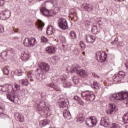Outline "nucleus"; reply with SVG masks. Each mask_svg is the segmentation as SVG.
I'll return each instance as SVG.
<instances>
[{
  "label": "nucleus",
  "instance_id": "1",
  "mask_svg": "<svg viewBox=\"0 0 128 128\" xmlns=\"http://www.w3.org/2000/svg\"><path fill=\"white\" fill-rule=\"evenodd\" d=\"M36 110L40 116H50L52 114V111L48 106H46L45 102H40L36 104Z\"/></svg>",
  "mask_w": 128,
  "mask_h": 128
},
{
  "label": "nucleus",
  "instance_id": "2",
  "mask_svg": "<svg viewBox=\"0 0 128 128\" xmlns=\"http://www.w3.org/2000/svg\"><path fill=\"white\" fill-rule=\"evenodd\" d=\"M70 72L72 74L76 72L79 76L82 78H86L88 76V72L84 69H80V67L78 65L73 66L72 68H70Z\"/></svg>",
  "mask_w": 128,
  "mask_h": 128
},
{
  "label": "nucleus",
  "instance_id": "3",
  "mask_svg": "<svg viewBox=\"0 0 128 128\" xmlns=\"http://www.w3.org/2000/svg\"><path fill=\"white\" fill-rule=\"evenodd\" d=\"M81 96L86 102H92L96 99V95L94 94V92L90 90L82 91Z\"/></svg>",
  "mask_w": 128,
  "mask_h": 128
},
{
  "label": "nucleus",
  "instance_id": "4",
  "mask_svg": "<svg viewBox=\"0 0 128 128\" xmlns=\"http://www.w3.org/2000/svg\"><path fill=\"white\" fill-rule=\"evenodd\" d=\"M111 98H114V100H128V91H121L117 94H112Z\"/></svg>",
  "mask_w": 128,
  "mask_h": 128
},
{
  "label": "nucleus",
  "instance_id": "5",
  "mask_svg": "<svg viewBox=\"0 0 128 128\" xmlns=\"http://www.w3.org/2000/svg\"><path fill=\"white\" fill-rule=\"evenodd\" d=\"M108 54L104 51H98L96 54V58L98 62H104L106 60Z\"/></svg>",
  "mask_w": 128,
  "mask_h": 128
},
{
  "label": "nucleus",
  "instance_id": "6",
  "mask_svg": "<svg viewBox=\"0 0 128 128\" xmlns=\"http://www.w3.org/2000/svg\"><path fill=\"white\" fill-rule=\"evenodd\" d=\"M36 44H38L36 40L34 38H24V46L28 48H34V46H36Z\"/></svg>",
  "mask_w": 128,
  "mask_h": 128
},
{
  "label": "nucleus",
  "instance_id": "7",
  "mask_svg": "<svg viewBox=\"0 0 128 128\" xmlns=\"http://www.w3.org/2000/svg\"><path fill=\"white\" fill-rule=\"evenodd\" d=\"M20 95L18 92H14L10 93H8L6 94V98L8 100H9L12 102H15L18 100V98Z\"/></svg>",
  "mask_w": 128,
  "mask_h": 128
},
{
  "label": "nucleus",
  "instance_id": "8",
  "mask_svg": "<svg viewBox=\"0 0 128 128\" xmlns=\"http://www.w3.org/2000/svg\"><path fill=\"white\" fill-rule=\"evenodd\" d=\"M86 124L89 128H94L98 124V120L94 116H91L86 120Z\"/></svg>",
  "mask_w": 128,
  "mask_h": 128
},
{
  "label": "nucleus",
  "instance_id": "9",
  "mask_svg": "<svg viewBox=\"0 0 128 128\" xmlns=\"http://www.w3.org/2000/svg\"><path fill=\"white\" fill-rule=\"evenodd\" d=\"M58 24L59 28H60L61 30H68V22H66V20L64 18H60Z\"/></svg>",
  "mask_w": 128,
  "mask_h": 128
},
{
  "label": "nucleus",
  "instance_id": "10",
  "mask_svg": "<svg viewBox=\"0 0 128 128\" xmlns=\"http://www.w3.org/2000/svg\"><path fill=\"white\" fill-rule=\"evenodd\" d=\"M11 14H12V12H10L8 9H5L0 13V18L2 20H8V18H10Z\"/></svg>",
  "mask_w": 128,
  "mask_h": 128
},
{
  "label": "nucleus",
  "instance_id": "11",
  "mask_svg": "<svg viewBox=\"0 0 128 128\" xmlns=\"http://www.w3.org/2000/svg\"><path fill=\"white\" fill-rule=\"evenodd\" d=\"M46 2H44V3L42 4V6L40 7V12L44 14V16H48V15L50 14V11L46 9Z\"/></svg>",
  "mask_w": 128,
  "mask_h": 128
},
{
  "label": "nucleus",
  "instance_id": "12",
  "mask_svg": "<svg viewBox=\"0 0 128 128\" xmlns=\"http://www.w3.org/2000/svg\"><path fill=\"white\" fill-rule=\"evenodd\" d=\"M110 124V118L108 116L102 118L100 120V126H104L105 128L108 126Z\"/></svg>",
  "mask_w": 128,
  "mask_h": 128
},
{
  "label": "nucleus",
  "instance_id": "13",
  "mask_svg": "<svg viewBox=\"0 0 128 128\" xmlns=\"http://www.w3.org/2000/svg\"><path fill=\"white\" fill-rule=\"evenodd\" d=\"M38 66L41 70V72H48L50 70V65L48 63L41 62L38 64Z\"/></svg>",
  "mask_w": 128,
  "mask_h": 128
},
{
  "label": "nucleus",
  "instance_id": "14",
  "mask_svg": "<svg viewBox=\"0 0 128 128\" xmlns=\"http://www.w3.org/2000/svg\"><path fill=\"white\" fill-rule=\"evenodd\" d=\"M60 100L62 102H60V108H66L69 104L68 100L64 99V98H60Z\"/></svg>",
  "mask_w": 128,
  "mask_h": 128
},
{
  "label": "nucleus",
  "instance_id": "15",
  "mask_svg": "<svg viewBox=\"0 0 128 128\" xmlns=\"http://www.w3.org/2000/svg\"><path fill=\"white\" fill-rule=\"evenodd\" d=\"M116 106L114 104H110L109 105L108 109L106 110V112L108 114H112V113L114 110H116Z\"/></svg>",
  "mask_w": 128,
  "mask_h": 128
},
{
  "label": "nucleus",
  "instance_id": "16",
  "mask_svg": "<svg viewBox=\"0 0 128 128\" xmlns=\"http://www.w3.org/2000/svg\"><path fill=\"white\" fill-rule=\"evenodd\" d=\"M81 8L85 12H92V6L90 4H82Z\"/></svg>",
  "mask_w": 128,
  "mask_h": 128
},
{
  "label": "nucleus",
  "instance_id": "17",
  "mask_svg": "<svg viewBox=\"0 0 128 128\" xmlns=\"http://www.w3.org/2000/svg\"><path fill=\"white\" fill-rule=\"evenodd\" d=\"M86 38L87 42H88L89 44H94L96 40V36L88 34L86 35Z\"/></svg>",
  "mask_w": 128,
  "mask_h": 128
},
{
  "label": "nucleus",
  "instance_id": "18",
  "mask_svg": "<svg viewBox=\"0 0 128 128\" xmlns=\"http://www.w3.org/2000/svg\"><path fill=\"white\" fill-rule=\"evenodd\" d=\"M14 116L17 122H23L24 120V116L22 115V114L19 112L16 113Z\"/></svg>",
  "mask_w": 128,
  "mask_h": 128
},
{
  "label": "nucleus",
  "instance_id": "19",
  "mask_svg": "<svg viewBox=\"0 0 128 128\" xmlns=\"http://www.w3.org/2000/svg\"><path fill=\"white\" fill-rule=\"evenodd\" d=\"M46 52L50 54H54L56 52V47L49 46L46 48Z\"/></svg>",
  "mask_w": 128,
  "mask_h": 128
},
{
  "label": "nucleus",
  "instance_id": "20",
  "mask_svg": "<svg viewBox=\"0 0 128 128\" xmlns=\"http://www.w3.org/2000/svg\"><path fill=\"white\" fill-rule=\"evenodd\" d=\"M6 56H8V52L6 50L3 51L0 55V62H2L6 60Z\"/></svg>",
  "mask_w": 128,
  "mask_h": 128
},
{
  "label": "nucleus",
  "instance_id": "21",
  "mask_svg": "<svg viewBox=\"0 0 128 128\" xmlns=\"http://www.w3.org/2000/svg\"><path fill=\"white\" fill-rule=\"evenodd\" d=\"M50 120H48L46 119H44L42 120H41L40 122V126H41V128H44V126H47V124H50Z\"/></svg>",
  "mask_w": 128,
  "mask_h": 128
},
{
  "label": "nucleus",
  "instance_id": "22",
  "mask_svg": "<svg viewBox=\"0 0 128 128\" xmlns=\"http://www.w3.org/2000/svg\"><path fill=\"white\" fill-rule=\"evenodd\" d=\"M14 74L15 76H22L24 71L20 68H17L14 72Z\"/></svg>",
  "mask_w": 128,
  "mask_h": 128
},
{
  "label": "nucleus",
  "instance_id": "23",
  "mask_svg": "<svg viewBox=\"0 0 128 128\" xmlns=\"http://www.w3.org/2000/svg\"><path fill=\"white\" fill-rule=\"evenodd\" d=\"M63 116L65 120H70L72 118V115H70V112L68 111H64L63 112Z\"/></svg>",
  "mask_w": 128,
  "mask_h": 128
},
{
  "label": "nucleus",
  "instance_id": "24",
  "mask_svg": "<svg viewBox=\"0 0 128 128\" xmlns=\"http://www.w3.org/2000/svg\"><path fill=\"white\" fill-rule=\"evenodd\" d=\"M44 26V23L40 20L37 25V28L39 32H42V28Z\"/></svg>",
  "mask_w": 128,
  "mask_h": 128
},
{
  "label": "nucleus",
  "instance_id": "25",
  "mask_svg": "<svg viewBox=\"0 0 128 128\" xmlns=\"http://www.w3.org/2000/svg\"><path fill=\"white\" fill-rule=\"evenodd\" d=\"M53 32H54V28H52V26H48L46 28V34H49V35L52 34Z\"/></svg>",
  "mask_w": 128,
  "mask_h": 128
},
{
  "label": "nucleus",
  "instance_id": "26",
  "mask_svg": "<svg viewBox=\"0 0 128 128\" xmlns=\"http://www.w3.org/2000/svg\"><path fill=\"white\" fill-rule=\"evenodd\" d=\"M30 58V54L26 53L23 54L22 56H21V60L24 62H26Z\"/></svg>",
  "mask_w": 128,
  "mask_h": 128
},
{
  "label": "nucleus",
  "instance_id": "27",
  "mask_svg": "<svg viewBox=\"0 0 128 128\" xmlns=\"http://www.w3.org/2000/svg\"><path fill=\"white\" fill-rule=\"evenodd\" d=\"M84 118H86L84 116L80 114L77 118L76 122H80V124H82V122H84Z\"/></svg>",
  "mask_w": 128,
  "mask_h": 128
},
{
  "label": "nucleus",
  "instance_id": "28",
  "mask_svg": "<svg viewBox=\"0 0 128 128\" xmlns=\"http://www.w3.org/2000/svg\"><path fill=\"white\" fill-rule=\"evenodd\" d=\"M92 32L93 34H100V32H98V26H93L92 28Z\"/></svg>",
  "mask_w": 128,
  "mask_h": 128
},
{
  "label": "nucleus",
  "instance_id": "29",
  "mask_svg": "<svg viewBox=\"0 0 128 128\" xmlns=\"http://www.w3.org/2000/svg\"><path fill=\"white\" fill-rule=\"evenodd\" d=\"M20 90V86L16 83H14L13 84V92L16 90Z\"/></svg>",
  "mask_w": 128,
  "mask_h": 128
},
{
  "label": "nucleus",
  "instance_id": "30",
  "mask_svg": "<svg viewBox=\"0 0 128 128\" xmlns=\"http://www.w3.org/2000/svg\"><path fill=\"white\" fill-rule=\"evenodd\" d=\"M72 80L74 84H78L80 82V78H78V76H74L72 78Z\"/></svg>",
  "mask_w": 128,
  "mask_h": 128
},
{
  "label": "nucleus",
  "instance_id": "31",
  "mask_svg": "<svg viewBox=\"0 0 128 128\" xmlns=\"http://www.w3.org/2000/svg\"><path fill=\"white\" fill-rule=\"evenodd\" d=\"M92 88H94V90H100V84L98 83V82L96 81H94Z\"/></svg>",
  "mask_w": 128,
  "mask_h": 128
},
{
  "label": "nucleus",
  "instance_id": "32",
  "mask_svg": "<svg viewBox=\"0 0 128 128\" xmlns=\"http://www.w3.org/2000/svg\"><path fill=\"white\" fill-rule=\"evenodd\" d=\"M58 80L64 84L66 82V76L63 75L60 76V78L58 79Z\"/></svg>",
  "mask_w": 128,
  "mask_h": 128
},
{
  "label": "nucleus",
  "instance_id": "33",
  "mask_svg": "<svg viewBox=\"0 0 128 128\" xmlns=\"http://www.w3.org/2000/svg\"><path fill=\"white\" fill-rule=\"evenodd\" d=\"M10 68V66H7L4 68L3 72L5 76H8L10 74V70H8V68Z\"/></svg>",
  "mask_w": 128,
  "mask_h": 128
},
{
  "label": "nucleus",
  "instance_id": "34",
  "mask_svg": "<svg viewBox=\"0 0 128 128\" xmlns=\"http://www.w3.org/2000/svg\"><path fill=\"white\" fill-rule=\"evenodd\" d=\"M70 38L72 40H76V34L74 31L72 30L70 32Z\"/></svg>",
  "mask_w": 128,
  "mask_h": 128
},
{
  "label": "nucleus",
  "instance_id": "35",
  "mask_svg": "<svg viewBox=\"0 0 128 128\" xmlns=\"http://www.w3.org/2000/svg\"><path fill=\"white\" fill-rule=\"evenodd\" d=\"M122 120L125 124H128V112L124 114V115L122 117Z\"/></svg>",
  "mask_w": 128,
  "mask_h": 128
},
{
  "label": "nucleus",
  "instance_id": "36",
  "mask_svg": "<svg viewBox=\"0 0 128 128\" xmlns=\"http://www.w3.org/2000/svg\"><path fill=\"white\" fill-rule=\"evenodd\" d=\"M20 84H22L24 86H28V79H22L20 80Z\"/></svg>",
  "mask_w": 128,
  "mask_h": 128
},
{
  "label": "nucleus",
  "instance_id": "37",
  "mask_svg": "<svg viewBox=\"0 0 128 128\" xmlns=\"http://www.w3.org/2000/svg\"><path fill=\"white\" fill-rule=\"evenodd\" d=\"M70 16L72 20L74 18V10L72 8L69 12Z\"/></svg>",
  "mask_w": 128,
  "mask_h": 128
},
{
  "label": "nucleus",
  "instance_id": "38",
  "mask_svg": "<svg viewBox=\"0 0 128 128\" xmlns=\"http://www.w3.org/2000/svg\"><path fill=\"white\" fill-rule=\"evenodd\" d=\"M73 99L76 102H78V104L82 103V99L78 96H74Z\"/></svg>",
  "mask_w": 128,
  "mask_h": 128
},
{
  "label": "nucleus",
  "instance_id": "39",
  "mask_svg": "<svg viewBox=\"0 0 128 128\" xmlns=\"http://www.w3.org/2000/svg\"><path fill=\"white\" fill-rule=\"evenodd\" d=\"M118 76H119L122 80H124V76H126V73L122 71H119Z\"/></svg>",
  "mask_w": 128,
  "mask_h": 128
},
{
  "label": "nucleus",
  "instance_id": "40",
  "mask_svg": "<svg viewBox=\"0 0 128 128\" xmlns=\"http://www.w3.org/2000/svg\"><path fill=\"white\" fill-rule=\"evenodd\" d=\"M35 77L36 80H42V78H44L42 76V74L40 73H37L35 74Z\"/></svg>",
  "mask_w": 128,
  "mask_h": 128
},
{
  "label": "nucleus",
  "instance_id": "41",
  "mask_svg": "<svg viewBox=\"0 0 128 128\" xmlns=\"http://www.w3.org/2000/svg\"><path fill=\"white\" fill-rule=\"evenodd\" d=\"M122 80L119 75H115L113 78V80L114 82H120V80Z\"/></svg>",
  "mask_w": 128,
  "mask_h": 128
},
{
  "label": "nucleus",
  "instance_id": "42",
  "mask_svg": "<svg viewBox=\"0 0 128 128\" xmlns=\"http://www.w3.org/2000/svg\"><path fill=\"white\" fill-rule=\"evenodd\" d=\"M72 86V83L70 82L66 81L64 84H63V86L64 88H70V86Z\"/></svg>",
  "mask_w": 128,
  "mask_h": 128
},
{
  "label": "nucleus",
  "instance_id": "43",
  "mask_svg": "<svg viewBox=\"0 0 128 128\" xmlns=\"http://www.w3.org/2000/svg\"><path fill=\"white\" fill-rule=\"evenodd\" d=\"M6 88H7V90H8V92H12V90H14V86L12 85H8V84H6Z\"/></svg>",
  "mask_w": 128,
  "mask_h": 128
},
{
  "label": "nucleus",
  "instance_id": "44",
  "mask_svg": "<svg viewBox=\"0 0 128 128\" xmlns=\"http://www.w3.org/2000/svg\"><path fill=\"white\" fill-rule=\"evenodd\" d=\"M41 42H48V38H46L44 36H42L41 38Z\"/></svg>",
  "mask_w": 128,
  "mask_h": 128
},
{
  "label": "nucleus",
  "instance_id": "45",
  "mask_svg": "<svg viewBox=\"0 0 128 128\" xmlns=\"http://www.w3.org/2000/svg\"><path fill=\"white\" fill-rule=\"evenodd\" d=\"M110 128H120V125H118V124L112 123L110 126Z\"/></svg>",
  "mask_w": 128,
  "mask_h": 128
},
{
  "label": "nucleus",
  "instance_id": "46",
  "mask_svg": "<svg viewBox=\"0 0 128 128\" xmlns=\"http://www.w3.org/2000/svg\"><path fill=\"white\" fill-rule=\"evenodd\" d=\"M6 86H6V84L4 85L3 86H0V88L2 90V92H6V90H8L6 89Z\"/></svg>",
  "mask_w": 128,
  "mask_h": 128
},
{
  "label": "nucleus",
  "instance_id": "47",
  "mask_svg": "<svg viewBox=\"0 0 128 128\" xmlns=\"http://www.w3.org/2000/svg\"><path fill=\"white\" fill-rule=\"evenodd\" d=\"M6 51L7 52H10V54H14L15 52L14 49L12 48H8Z\"/></svg>",
  "mask_w": 128,
  "mask_h": 128
},
{
  "label": "nucleus",
  "instance_id": "48",
  "mask_svg": "<svg viewBox=\"0 0 128 128\" xmlns=\"http://www.w3.org/2000/svg\"><path fill=\"white\" fill-rule=\"evenodd\" d=\"M53 88L54 90H56V92H58V91L60 90V86H58L56 85H54Z\"/></svg>",
  "mask_w": 128,
  "mask_h": 128
},
{
  "label": "nucleus",
  "instance_id": "49",
  "mask_svg": "<svg viewBox=\"0 0 128 128\" xmlns=\"http://www.w3.org/2000/svg\"><path fill=\"white\" fill-rule=\"evenodd\" d=\"M47 86H48V88H54V83L52 82L50 84H47Z\"/></svg>",
  "mask_w": 128,
  "mask_h": 128
},
{
  "label": "nucleus",
  "instance_id": "50",
  "mask_svg": "<svg viewBox=\"0 0 128 128\" xmlns=\"http://www.w3.org/2000/svg\"><path fill=\"white\" fill-rule=\"evenodd\" d=\"M80 44L82 48H84H84H86V44H84V41H80ZM82 45L84 46H82Z\"/></svg>",
  "mask_w": 128,
  "mask_h": 128
},
{
  "label": "nucleus",
  "instance_id": "51",
  "mask_svg": "<svg viewBox=\"0 0 128 128\" xmlns=\"http://www.w3.org/2000/svg\"><path fill=\"white\" fill-rule=\"evenodd\" d=\"M60 8H55L54 10V12H56V14H58V12H60Z\"/></svg>",
  "mask_w": 128,
  "mask_h": 128
},
{
  "label": "nucleus",
  "instance_id": "52",
  "mask_svg": "<svg viewBox=\"0 0 128 128\" xmlns=\"http://www.w3.org/2000/svg\"><path fill=\"white\" fill-rule=\"evenodd\" d=\"M4 106H2V104L0 103V112H4Z\"/></svg>",
  "mask_w": 128,
  "mask_h": 128
},
{
  "label": "nucleus",
  "instance_id": "53",
  "mask_svg": "<svg viewBox=\"0 0 128 128\" xmlns=\"http://www.w3.org/2000/svg\"><path fill=\"white\" fill-rule=\"evenodd\" d=\"M92 76H94V78H100V76L96 75V73L94 72H92Z\"/></svg>",
  "mask_w": 128,
  "mask_h": 128
},
{
  "label": "nucleus",
  "instance_id": "54",
  "mask_svg": "<svg viewBox=\"0 0 128 128\" xmlns=\"http://www.w3.org/2000/svg\"><path fill=\"white\" fill-rule=\"evenodd\" d=\"M28 77L30 82H34V79L32 78V75H28Z\"/></svg>",
  "mask_w": 128,
  "mask_h": 128
},
{
  "label": "nucleus",
  "instance_id": "55",
  "mask_svg": "<svg viewBox=\"0 0 128 128\" xmlns=\"http://www.w3.org/2000/svg\"><path fill=\"white\" fill-rule=\"evenodd\" d=\"M126 69L125 70V72H128V64H125Z\"/></svg>",
  "mask_w": 128,
  "mask_h": 128
},
{
  "label": "nucleus",
  "instance_id": "56",
  "mask_svg": "<svg viewBox=\"0 0 128 128\" xmlns=\"http://www.w3.org/2000/svg\"><path fill=\"white\" fill-rule=\"evenodd\" d=\"M4 0H0V6H4Z\"/></svg>",
  "mask_w": 128,
  "mask_h": 128
},
{
  "label": "nucleus",
  "instance_id": "57",
  "mask_svg": "<svg viewBox=\"0 0 128 128\" xmlns=\"http://www.w3.org/2000/svg\"><path fill=\"white\" fill-rule=\"evenodd\" d=\"M98 24H99V26H102V20H99L98 22Z\"/></svg>",
  "mask_w": 128,
  "mask_h": 128
},
{
  "label": "nucleus",
  "instance_id": "58",
  "mask_svg": "<svg viewBox=\"0 0 128 128\" xmlns=\"http://www.w3.org/2000/svg\"><path fill=\"white\" fill-rule=\"evenodd\" d=\"M42 76H43V78L41 77V80H44V78H46V75H44V74H42Z\"/></svg>",
  "mask_w": 128,
  "mask_h": 128
},
{
  "label": "nucleus",
  "instance_id": "59",
  "mask_svg": "<svg viewBox=\"0 0 128 128\" xmlns=\"http://www.w3.org/2000/svg\"><path fill=\"white\" fill-rule=\"evenodd\" d=\"M116 2H124L126 0H114Z\"/></svg>",
  "mask_w": 128,
  "mask_h": 128
},
{
  "label": "nucleus",
  "instance_id": "60",
  "mask_svg": "<svg viewBox=\"0 0 128 128\" xmlns=\"http://www.w3.org/2000/svg\"><path fill=\"white\" fill-rule=\"evenodd\" d=\"M14 30V32H18V28L15 29Z\"/></svg>",
  "mask_w": 128,
  "mask_h": 128
},
{
  "label": "nucleus",
  "instance_id": "61",
  "mask_svg": "<svg viewBox=\"0 0 128 128\" xmlns=\"http://www.w3.org/2000/svg\"><path fill=\"white\" fill-rule=\"evenodd\" d=\"M114 40V42H118V38H115Z\"/></svg>",
  "mask_w": 128,
  "mask_h": 128
},
{
  "label": "nucleus",
  "instance_id": "62",
  "mask_svg": "<svg viewBox=\"0 0 128 128\" xmlns=\"http://www.w3.org/2000/svg\"><path fill=\"white\" fill-rule=\"evenodd\" d=\"M2 26L0 25V32L2 30Z\"/></svg>",
  "mask_w": 128,
  "mask_h": 128
},
{
  "label": "nucleus",
  "instance_id": "63",
  "mask_svg": "<svg viewBox=\"0 0 128 128\" xmlns=\"http://www.w3.org/2000/svg\"><path fill=\"white\" fill-rule=\"evenodd\" d=\"M3 0V2H8V0Z\"/></svg>",
  "mask_w": 128,
  "mask_h": 128
},
{
  "label": "nucleus",
  "instance_id": "64",
  "mask_svg": "<svg viewBox=\"0 0 128 128\" xmlns=\"http://www.w3.org/2000/svg\"><path fill=\"white\" fill-rule=\"evenodd\" d=\"M112 44L114 46V42H112Z\"/></svg>",
  "mask_w": 128,
  "mask_h": 128
}]
</instances>
